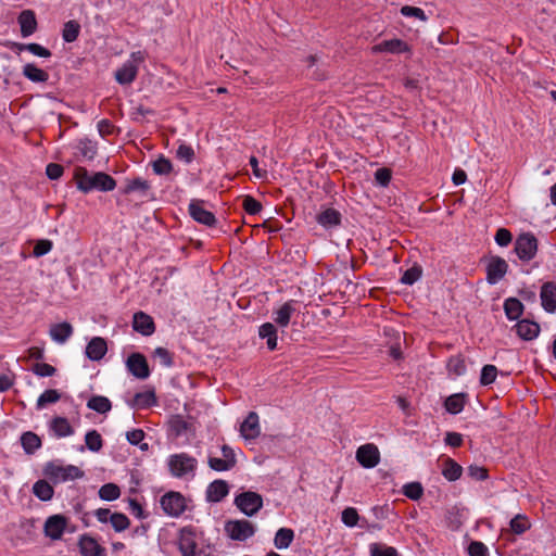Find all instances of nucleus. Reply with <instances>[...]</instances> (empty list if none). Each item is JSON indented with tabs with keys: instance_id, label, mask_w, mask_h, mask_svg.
Wrapping results in <instances>:
<instances>
[{
	"instance_id": "obj_25",
	"label": "nucleus",
	"mask_w": 556,
	"mask_h": 556,
	"mask_svg": "<svg viewBox=\"0 0 556 556\" xmlns=\"http://www.w3.org/2000/svg\"><path fill=\"white\" fill-rule=\"evenodd\" d=\"M316 220L326 228L338 226L341 222V214L334 208H327L317 215Z\"/></svg>"
},
{
	"instance_id": "obj_29",
	"label": "nucleus",
	"mask_w": 556,
	"mask_h": 556,
	"mask_svg": "<svg viewBox=\"0 0 556 556\" xmlns=\"http://www.w3.org/2000/svg\"><path fill=\"white\" fill-rule=\"evenodd\" d=\"M21 444L27 454H34L41 446V440L36 433L27 431L22 434Z\"/></svg>"
},
{
	"instance_id": "obj_31",
	"label": "nucleus",
	"mask_w": 556,
	"mask_h": 556,
	"mask_svg": "<svg viewBox=\"0 0 556 556\" xmlns=\"http://www.w3.org/2000/svg\"><path fill=\"white\" fill-rule=\"evenodd\" d=\"M88 408L96 410L100 414H105L111 410L112 404L110 400L102 395H94L87 402Z\"/></svg>"
},
{
	"instance_id": "obj_61",
	"label": "nucleus",
	"mask_w": 556,
	"mask_h": 556,
	"mask_svg": "<svg viewBox=\"0 0 556 556\" xmlns=\"http://www.w3.org/2000/svg\"><path fill=\"white\" fill-rule=\"evenodd\" d=\"M63 166L56 163L47 165L46 174L50 179H59L63 175Z\"/></svg>"
},
{
	"instance_id": "obj_4",
	"label": "nucleus",
	"mask_w": 556,
	"mask_h": 556,
	"mask_svg": "<svg viewBox=\"0 0 556 556\" xmlns=\"http://www.w3.org/2000/svg\"><path fill=\"white\" fill-rule=\"evenodd\" d=\"M225 532L231 540L245 541L255 533V528L245 519L229 520L225 523Z\"/></svg>"
},
{
	"instance_id": "obj_17",
	"label": "nucleus",
	"mask_w": 556,
	"mask_h": 556,
	"mask_svg": "<svg viewBox=\"0 0 556 556\" xmlns=\"http://www.w3.org/2000/svg\"><path fill=\"white\" fill-rule=\"evenodd\" d=\"M516 333L526 341L535 339L540 333L539 324L529 319H521L515 325Z\"/></svg>"
},
{
	"instance_id": "obj_33",
	"label": "nucleus",
	"mask_w": 556,
	"mask_h": 556,
	"mask_svg": "<svg viewBox=\"0 0 556 556\" xmlns=\"http://www.w3.org/2000/svg\"><path fill=\"white\" fill-rule=\"evenodd\" d=\"M504 311L509 319H517L523 312V304L516 298H509L504 303Z\"/></svg>"
},
{
	"instance_id": "obj_56",
	"label": "nucleus",
	"mask_w": 556,
	"mask_h": 556,
	"mask_svg": "<svg viewBox=\"0 0 556 556\" xmlns=\"http://www.w3.org/2000/svg\"><path fill=\"white\" fill-rule=\"evenodd\" d=\"M513 236L506 228H500L495 233V241L501 247H507L511 242Z\"/></svg>"
},
{
	"instance_id": "obj_24",
	"label": "nucleus",
	"mask_w": 556,
	"mask_h": 556,
	"mask_svg": "<svg viewBox=\"0 0 556 556\" xmlns=\"http://www.w3.org/2000/svg\"><path fill=\"white\" fill-rule=\"evenodd\" d=\"M50 428L54 432V434L59 438L68 437L74 433L73 427L70 425L68 420L64 417H54L50 421Z\"/></svg>"
},
{
	"instance_id": "obj_11",
	"label": "nucleus",
	"mask_w": 556,
	"mask_h": 556,
	"mask_svg": "<svg viewBox=\"0 0 556 556\" xmlns=\"http://www.w3.org/2000/svg\"><path fill=\"white\" fill-rule=\"evenodd\" d=\"M371 51L374 53H391V54H399L403 52H408L409 47L408 45L397 38L383 40L375 46L371 47Z\"/></svg>"
},
{
	"instance_id": "obj_48",
	"label": "nucleus",
	"mask_w": 556,
	"mask_h": 556,
	"mask_svg": "<svg viewBox=\"0 0 556 556\" xmlns=\"http://www.w3.org/2000/svg\"><path fill=\"white\" fill-rule=\"evenodd\" d=\"M243 208L250 215L258 214L262 211V204L251 195L243 198Z\"/></svg>"
},
{
	"instance_id": "obj_1",
	"label": "nucleus",
	"mask_w": 556,
	"mask_h": 556,
	"mask_svg": "<svg viewBox=\"0 0 556 556\" xmlns=\"http://www.w3.org/2000/svg\"><path fill=\"white\" fill-rule=\"evenodd\" d=\"M75 180L77 188L83 192H89L91 190L111 191L115 188L116 182L110 175L98 172L89 173L84 167H77L75 169Z\"/></svg>"
},
{
	"instance_id": "obj_27",
	"label": "nucleus",
	"mask_w": 556,
	"mask_h": 556,
	"mask_svg": "<svg viewBox=\"0 0 556 556\" xmlns=\"http://www.w3.org/2000/svg\"><path fill=\"white\" fill-rule=\"evenodd\" d=\"M463 468L454 459L446 458L443 462L442 475L448 481H455L460 478Z\"/></svg>"
},
{
	"instance_id": "obj_45",
	"label": "nucleus",
	"mask_w": 556,
	"mask_h": 556,
	"mask_svg": "<svg viewBox=\"0 0 556 556\" xmlns=\"http://www.w3.org/2000/svg\"><path fill=\"white\" fill-rule=\"evenodd\" d=\"M153 170L157 175H168L173 170V165L168 159L161 156L153 163Z\"/></svg>"
},
{
	"instance_id": "obj_10",
	"label": "nucleus",
	"mask_w": 556,
	"mask_h": 556,
	"mask_svg": "<svg viewBox=\"0 0 556 556\" xmlns=\"http://www.w3.org/2000/svg\"><path fill=\"white\" fill-rule=\"evenodd\" d=\"M126 366L128 370L138 379H147L150 375L146 357L140 353H132L128 356Z\"/></svg>"
},
{
	"instance_id": "obj_38",
	"label": "nucleus",
	"mask_w": 556,
	"mask_h": 556,
	"mask_svg": "<svg viewBox=\"0 0 556 556\" xmlns=\"http://www.w3.org/2000/svg\"><path fill=\"white\" fill-rule=\"evenodd\" d=\"M121 495V490L118 485L114 483H106L102 485L99 490V496L104 501H114L118 498Z\"/></svg>"
},
{
	"instance_id": "obj_6",
	"label": "nucleus",
	"mask_w": 556,
	"mask_h": 556,
	"mask_svg": "<svg viewBox=\"0 0 556 556\" xmlns=\"http://www.w3.org/2000/svg\"><path fill=\"white\" fill-rule=\"evenodd\" d=\"M538 251V240L531 233L520 235L515 242V252L521 261L532 260Z\"/></svg>"
},
{
	"instance_id": "obj_21",
	"label": "nucleus",
	"mask_w": 556,
	"mask_h": 556,
	"mask_svg": "<svg viewBox=\"0 0 556 556\" xmlns=\"http://www.w3.org/2000/svg\"><path fill=\"white\" fill-rule=\"evenodd\" d=\"M296 302L290 300L281 305L276 312L274 320L279 327H287L290 324L292 314L296 311Z\"/></svg>"
},
{
	"instance_id": "obj_19",
	"label": "nucleus",
	"mask_w": 556,
	"mask_h": 556,
	"mask_svg": "<svg viewBox=\"0 0 556 556\" xmlns=\"http://www.w3.org/2000/svg\"><path fill=\"white\" fill-rule=\"evenodd\" d=\"M541 300L546 312L553 313L556 311V283L546 282L542 286Z\"/></svg>"
},
{
	"instance_id": "obj_59",
	"label": "nucleus",
	"mask_w": 556,
	"mask_h": 556,
	"mask_svg": "<svg viewBox=\"0 0 556 556\" xmlns=\"http://www.w3.org/2000/svg\"><path fill=\"white\" fill-rule=\"evenodd\" d=\"M468 475L475 480H485L488 478V470L484 467L471 465L468 467Z\"/></svg>"
},
{
	"instance_id": "obj_32",
	"label": "nucleus",
	"mask_w": 556,
	"mask_h": 556,
	"mask_svg": "<svg viewBox=\"0 0 556 556\" xmlns=\"http://www.w3.org/2000/svg\"><path fill=\"white\" fill-rule=\"evenodd\" d=\"M150 190V185L147 180L141 178H135L129 180L124 189V193L129 194L138 192L142 197H147Z\"/></svg>"
},
{
	"instance_id": "obj_37",
	"label": "nucleus",
	"mask_w": 556,
	"mask_h": 556,
	"mask_svg": "<svg viewBox=\"0 0 556 556\" xmlns=\"http://www.w3.org/2000/svg\"><path fill=\"white\" fill-rule=\"evenodd\" d=\"M531 527V522L525 515H517L510 520V529L516 534H522Z\"/></svg>"
},
{
	"instance_id": "obj_14",
	"label": "nucleus",
	"mask_w": 556,
	"mask_h": 556,
	"mask_svg": "<svg viewBox=\"0 0 556 556\" xmlns=\"http://www.w3.org/2000/svg\"><path fill=\"white\" fill-rule=\"evenodd\" d=\"M260 432L258 415L255 412H251L241 424L240 433L245 440H254L260 435Z\"/></svg>"
},
{
	"instance_id": "obj_12",
	"label": "nucleus",
	"mask_w": 556,
	"mask_h": 556,
	"mask_svg": "<svg viewBox=\"0 0 556 556\" xmlns=\"http://www.w3.org/2000/svg\"><path fill=\"white\" fill-rule=\"evenodd\" d=\"M66 525L67 519L64 516L53 515L45 522V534L52 540H59L61 539Z\"/></svg>"
},
{
	"instance_id": "obj_53",
	"label": "nucleus",
	"mask_w": 556,
	"mask_h": 556,
	"mask_svg": "<svg viewBox=\"0 0 556 556\" xmlns=\"http://www.w3.org/2000/svg\"><path fill=\"white\" fill-rule=\"evenodd\" d=\"M33 371L40 377H50L55 374V368L47 363H36Z\"/></svg>"
},
{
	"instance_id": "obj_2",
	"label": "nucleus",
	"mask_w": 556,
	"mask_h": 556,
	"mask_svg": "<svg viewBox=\"0 0 556 556\" xmlns=\"http://www.w3.org/2000/svg\"><path fill=\"white\" fill-rule=\"evenodd\" d=\"M43 473L53 483H61L68 480L79 479L84 471L74 465H59L53 462L48 463L43 468Z\"/></svg>"
},
{
	"instance_id": "obj_3",
	"label": "nucleus",
	"mask_w": 556,
	"mask_h": 556,
	"mask_svg": "<svg viewBox=\"0 0 556 556\" xmlns=\"http://www.w3.org/2000/svg\"><path fill=\"white\" fill-rule=\"evenodd\" d=\"M235 504L241 513L252 517L263 507V497L256 492L247 491L236 496Z\"/></svg>"
},
{
	"instance_id": "obj_55",
	"label": "nucleus",
	"mask_w": 556,
	"mask_h": 556,
	"mask_svg": "<svg viewBox=\"0 0 556 556\" xmlns=\"http://www.w3.org/2000/svg\"><path fill=\"white\" fill-rule=\"evenodd\" d=\"M392 177V173L389 168L382 167L376 170L375 173V179L376 181L382 186L386 187L389 185Z\"/></svg>"
},
{
	"instance_id": "obj_39",
	"label": "nucleus",
	"mask_w": 556,
	"mask_h": 556,
	"mask_svg": "<svg viewBox=\"0 0 556 556\" xmlns=\"http://www.w3.org/2000/svg\"><path fill=\"white\" fill-rule=\"evenodd\" d=\"M61 399L59 391L54 389L46 390L37 400V408L41 409L47 404H52Z\"/></svg>"
},
{
	"instance_id": "obj_64",
	"label": "nucleus",
	"mask_w": 556,
	"mask_h": 556,
	"mask_svg": "<svg viewBox=\"0 0 556 556\" xmlns=\"http://www.w3.org/2000/svg\"><path fill=\"white\" fill-rule=\"evenodd\" d=\"M146 54L141 51L135 52L131 55V60L129 61L127 67L125 70H136L137 67L142 65L144 61Z\"/></svg>"
},
{
	"instance_id": "obj_36",
	"label": "nucleus",
	"mask_w": 556,
	"mask_h": 556,
	"mask_svg": "<svg viewBox=\"0 0 556 556\" xmlns=\"http://www.w3.org/2000/svg\"><path fill=\"white\" fill-rule=\"evenodd\" d=\"M80 31V25L78 22L72 20L64 24L62 37L66 42H73L77 39Z\"/></svg>"
},
{
	"instance_id": "obj_42",
	"label": "nucleus",
	"mask_w": 556,
	"mask_h": 556,
	"mask_svg": "<svg viewBox=\"0 0 556 556\" xmlns=\"http://www.w3.org/2000/svg\"><path fill=\"white\" fill-rule=\"evenodd\" d=\"M110 522L115 531L121 532L126 530L130 522L126 515L122 513H114L110 517Z\"/></svg>"
},
{
	"instance_id": "obj_43",
	"label": "nucleus",
	"mask_w": 556,
	"mask_h": 556,
	"mask_svg": "<svg viewBox=\"0 0 556 556\" xmlns=\"http://www.w3.org/2000/svg\"><path fill=\"white\" fill-rule=\"evenodd\" d=\"M403 493L410 500L417 501L424 494V489L419 482H410L404 485Z\"/></svg>"
},
{
	"instance_id": "obj_63",
	"label": "nucleus",
	"mask_w": 556,
	"mask_h": 556,
	"mask_svg": "<svg viewBox=\"0 0 556 556\" xmlns=\"http://www.w3.org/2000/svg\"><path fill=\"white\" fill-rule=\"evenodd\" d=\"M126 438L130 444L137 445L144 439V432L141 429H134L126 433Z\"/></svg>"
},
{
	"instance_id": "obj_20",
	"label": "nucleus",
	"mask_w": 556,
	"mask_h": 556,
	"mask_svg": "<svg viewBox=\"0 0 556 556\" xmlns=\"http://www.w3.org/2000/svg\"><path fill=\"white\" fill-rule=\"evenodd\" d=\"M108 351L106 342L103 338L96 337L90 340L86 348V355L91 361H100Z\"/></svg>"
},
{
	"instance_id": "obj_18",
	"label": "nucleus",
	"mask_w": 556,
	"mask_h": 556,
	"mask_svg": "<svg viewBox=\"0 0 556 556\" xmlns=\"http://www.w3.org/2000/svg\"><path fill=\"white\" fill-rule=\"evenodd\" d=\"M17 22L21 27V35L23 37H29L37 29V20L34 11L24 10L20 13Z\"/></svg>"
},
{
	"instance_id": "obj_9",
	"label": "nucleus",
	"mask_w": 556,
	"mask_h": 556,
	"mask_svg": "<svg viewBox=\"0 0 556 556\" xmlns=\"http://www.w3.org/2000/svg\"><path fill=\"white\" fill-rule=\"evenodd\" d=\"M508 270V264L500 256H491L486 265V281L495 285L504 278Z\"/></svg>"
},
{
	"instance_id": "obj_52",
	"label": "nucleus",
	"mask_w": 556,
	"mask_h": 556,
	"mask_svg": "<svg viewBox=\"0 0 556 556\" xmlns=\"http://www.w3.org/2000/svg\"><path fill=\"white\" fill-rule=\"evenodd\" d=\"M52 249V242L50 240L41 239L38 240L34 247L33 254L36 257H40L49 253Z\"/></svg>"
},
{
	"instance_id": "obj_62",
	"label": "nucleus",
	"mask_w": 556,
	"mask_h": 556,
	"mask_svg": "<svg viewBox=\"0 0 556 556\" xmlns=\"http://www.w3.org/2000/svg\"><path fill=\"white\" fill-rule=\"evenodd\" d=\"M137 72H115V80L121 85H129L136 78Z\"/></svg>"
},
{
	"instance_id": "obj_28",
	"label": "nucleus",
	"mask_w": 556,
	"mask_h": 556,
	"mask_svg": "<svg viewBox=\"0 0 556 556\" xmlns=\"http://www.w3.org/2000/svg\"><path fill=\"white\" fill-rule=\"evenodd\" d=\"M294 539V532L290 528H280L275 535L274 545L278 549L288 548Z\"/></svg>"
},
{
	"instance_id": "obj_41",
	"label": "nucleus",
	"mask_w": 556,
	"mask_h": 556,
	"mask_svg": "<svg viewBox=\"0 0 556 556\" xmlns=\"http://www.w3.org/2000/svg\"><path fill=\"white\" fill-rule=\"evenodd\" d=\"M87 447L92 452H98L102 447V438L96 430L88 431L85 437Z\"/></svg>"
},
{
	"instance_id": "obj_47",
	"label": "nucleus",
	"mask_w": 556,
	"mask_h": 556,
	"mask_svg": "<svg viewBox=\"0 0 556 556\" xmlns=\"http://www.w3.org/2000/svg\"><path fill=\"white\" fill-rule=\"evenodd\" d=\"M447 368L456 376H460L466 371L465 361L460 356H453L447 363Z\"/></svg>"
},
{
	"instance_id": "obj_7",
	"label": "nucleus",
	"mask_w": 556,
	"mask_h": 556,
	"mask_svg": "<svg viewBox=\"0 0 556 556\" xmlns=\"http://www.w3.org/2000/svg\"><path fill=\"white\" fill-rule=\"evenodd\" d=\"M168 466L173 476L182 477L195 469L197 460L188 454L181 453L170 456Z\"/></svg>"
},
{
	"instance_id": "obj_58",
	"label": "nucleus",
	"mask_w": 556,
	"mask_h": 556,
	"mask_svg": "<svg viewBox=\"0 0 556 556\" xmlns=\"http://www.w3.org/2000/svg\"><path fill=\"white\" fill-rule=\"evenodd\" d=\"M468 553L470 556H488V548L481 542H471L468 547Z\"/></svg>"
},
{
	"instance_id": "obj_26",
	"label": "nucleus",
	"mask_w": 556,
	"mask_h": 556,
	"mask_svg": "<svg viewBox=\"0 0 556 556\" xmlns=\"http://www.w3.org/2000/svg\"><path fill=\"white\" fill-rule=\"evenodd\" d=\"M73 333V328L68 323L55 324L50 328L51 338L60 343H64Z\"/></svg>"
},
{
	"instance_id": "obj_50",
	"label": "nucleus",
	"mask_w": 556,
	"mask_h": 556,
	"mask_svg": "<svg viewBox=\"0 0 556 556\" xmlns=\"http://www.w3.org/2000/svg\"><path fill=\"white\" fill-rule=\"evenodd\" d=\"M359 519L358 513L353 507H348L342 511V521L348 527H354Z\"/></svg>"
},
{
	"instance_id": "obj_51",
	"label": "nucleus",
	"mask_w": 556,
	"mask_h": 556,
	"mask_svg": "<svg viewBox=\"0 0 556 556\" xmlns=\"http://www.w3.org/2000/svg\"><path fill=\"white\" fill-rule=\"evenodd\" d=\"M420 276L421 269L417 266H414L403 274L401 281L405 285H413L420 278Z\"/></svg>"
},
{
	"instance_id": "obj_35",
	"label": "nucleus",
	"mask_w": 556,
	"mask_h": 556,
	"mask_svg": "<svg viewBox=\"0 0 556 556\" xmlns=\"http://www.w3.org/2000/svg\"><path fill=\"white\" fill-rule=\"evenodd\" d=\"M465 405V394L457 393L448 396L445 400L444 406L451 414H458L463 410Z\"/></svg>"
},
{
	"instance_id": "obj_23",
	"label": "nucleus",
	"mask_w": 556,
	"mask_h": 556,
	"mask_svg": "<svg viewBox=\"0 0 556 556\" xmlns=\"http://www.w3.org/2000/svg\"><path fill=\"white\" fill-rule=\"evenodd\" d=\"M228 494V484L224 480L213 481L206 491V497L210 502H219Z\"/></svg>"
},
{
	"instance_id": "obj_40",
	"label": "nucleus",
	"mask_w": 556,
	"mask_h": 556,
	"mask_svg": "<svg viewBox=\"0 0 556 556\" xmlns=\"http://www.w3.org/2000/svg\"><path fill=\"white\" fill-rule=\"evenodd\" d=\"M155 404V395L153 392L137 393L134 397V405L140 408L150 407Z\"/></svg>"
},
{
	"instance_id": "obj_54",
	"label": "nucleus",
	"mask_w": 556,
	"mask_h": 556,
	"mask_svg": "<svg viewBox=\"0 0 556 556\" xmlns=\"http://www.w3.org/2000/svg\"><path fill=\"white\" fill-rule=\"evenodd\" d=\"M154 357L159 358L160 363L166 367H170L173 365V356L169 351L164 348L155 349Z\"/></svg>"
},
{
	"instance_id": "obj_13",
	"label": "nucleus",
	"mask_w": 556,
	"mask_h": 556,
	"mask_svg": "<svg viewBox=\"0 0 556 556\" xmlns=\"http://www.w3.org/2000/svg\"><path fill=\"white\" fill-rule=\"evenodd\" d=\"M198 544L194 539V533L191 529L184 528L180 531L178 540V548L181 556H195Z\"/></svg>"
},
{
	"instance_id": "obj_30",
	"label": "nucleus",
	"mask_w": 556,
	"mask_h": 556,
	"mask_svg": "<svg viewBox=\"0 0 556 556\" xmlns=\"http://www.w3.org/2000/svg\"><path fill=\"white\" fill-rule=\"evenodd\" d=\"M258 334L263 339H267V348L275 350L277 346V329L270 323H265L260 327Z\"/></svg>"
},
{
	"instance_id": "obj_16",
	"label": "nucleus",
	"mask_w": 556,
	"mask_h": 556,
	"mask_svg": "<svg viewBox=\"0 0 556 556\" xmlns=\"http://www.w3.org/2000/svg\"><path fill=\"white\" fill-rule=\"evenodd\" d=\"M132 327L142 336H151L155 331L152 317L143 312H138L134 315Z\"/></svg>"
},
{
	"instance_id": "obj_8",
	"label": "nucleus",
	"mask_w": 556,
	"mask_h": 556,
	"mask_svg": "<svg viewBox=\"0 0 556 556\" xmlns=\"http://www.w3.org/2000/svg\"><path fill=\"white\" fill-rule=\"evenodd\" d=\"M356 459L364 468H374L380 462L379 450L372 443L361 445L356 451Z\"/></svg>"
},
{
	"instance_id": "obj_34",
	"label": "nucleus",
	"mask_w": 556,
	"mask_h": 556,
	"mask_svg": "<svg viewBox=\"0 0 556 556\" xmlns=\"http://www.w3.org/2000/svg\"><path fill=\"white\" fill-rule=\"evenodd\" d=\"M34 494L41 501H50L53 497V488L46 481L39 480L33 486Z\"/></svg>"
},
{
	"instance_id": "obj_46",
	"label": "nucleus",
	"mask_w": 556,
	"mask_h": 556,
	"mask_svg": "<svg viewBox=\"0 0 556 556\" xmlns=\"http://www.w3.org/2000/svg\"><path fill=\"white\" fill-rule=\"evenodd\" d=\"M497 369L493 365H485L481 370L480 382L483 386H488L496 379Z\"/></svg>"
},
{
	"instance_id": "obj_5",
	"label": "nucleus",
	"mask_w": 556,
	"mask_h": 556,
	"mask_svg": "<svg viewBox=\"0 0 556 556\" xmlns=\"http://www.w3.org/2000/svg\"><path fill=\"white\" fill-rule=\"evenodd\" d=\"M161 506L165 514L179 517L186 510V498L179 492H168L161 497Z\"/></svg>"
},
{
	"instance_id": "obj_49",
	"label": "nucleus",
	"mask_w": 556,
	"mask_h": 556,
	"mask_svg": "<svg viewBox=\"0 0 556 556\" xmlns=\"http://www.w3.org/2000/svg\"><path fill=\"white\" fill-rule=\"evenodd\" d=\"M370 555L371 556H399L397 552L394 547L382 546L378 543H372L370 545Z\"/></svg>"
},
{
	"instance_id": "obj_15",
	"label": "nucleus",
	"mask_w": 556,
	"mask_h": 556,
	"mask_svg": "<svg viewBox=\"0 0 556 556\" xmlns=\"http://www.w3.org/2000/svg\"><path fill=\"white\" fill-rule=\"evenodd\" d=\"M189 213L194 220L203 225L213 226L216 223L214 214L205 210L202 202L192 201L189 205Z\"/></svg>"
},
{
	"instance_id": "obj_57",
	"label": "nucleus",
	"mask_w": 556,
	"mask_h": 556,
	"mask_svg": "<svg viewBox=\"0 0 556 556\" xmlns=\"http://www.w3.org/2000/svg\"><path fill=\"white\" fill-rule=\"evenodd\" d=\"M176 155L178 159L187 163H190L193 160L194 151L190 146L180 144L177 149Z\"/></svg>"
},
{
	"instance_id": "obj_60",
	"label": "nucleus",
	"mask_w": 556,
	"mask_h": 556,
	"mask_svg": "<svg viewBox=\"0 0 556 556\" xmlns=\"http://www.w3.org/2000/svg\"><path fill=\"white\" fill-rule=\"evenodd\" d=\"M208 465L213 470L225 471L231 469L229 464L224 458L210 457Z\"/></svg>"
},
{
	"instance_id": "obj_44",
	"label": "nucleus",
	"mask_w": 556,
	"mask_h": 556,
	"mask_svg": "<svg viewBox=\"0 0 556 556\" xmlns=\"http://www.w3.org/2000/svg\"><path fill=\"white\" fill-rule=\"evenodd\" d=\"M401 14L407 17H415L421 22L428 21L425 11L417 7L404 5L401 8Z\"/></svg>"
},
{
	"instance_id": "obj_22",
	"label": "nucleus",
	"mask_w": 556,
	"mask_h": 556,
	"mask_svg": "<svg viewBox=\"0 0 556 556\" xmlns=\"http://www.w3.org/2000/svg\"><path fill=\"white\" fill-rule=\"evenodd\" d=\"M80 553L84 556H102L104 549L91 536L83 535L79 540Z\"/></svg>"
}]
</instances>
